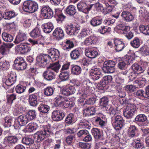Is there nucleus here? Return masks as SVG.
<instances>
[{
  "instance_id": "nucleus-13",
  "label": "nucleus",
  "mask_w": 149,
  "mask_h": 149,
  "mask_svg": "<svg viewBox=\"0 0 149 149\" xmlns=\"http://www.w3.org/2000/svg\"><path fill=\"white\" fill-rule=\"evenodd\" d=\"M48 55L47 56L49 57V59H51L53 60H56L59 57V52L56 49L51 48L48 51Z\"/></svg>"
},
{
  "instance_id": "nucleus-44",
  "label": "nucleus",
  "mask_w": 149,
  "mask_h": 149,
  "mask_svg": "<svg viewBox=\"0 0 149 149\" xmlns=\"http://www.w3.org/2000/svg\"><path fill=\"white\" fill-rule=\"evenodd\" d=\"M22 143L26 145L30 146L34 143L33 139L29 137H24L22 140Z\"/></svg>"
},
{
  "instance_id": "nucleus-28",
  "label": "nucleus",
  "mask_w": 149,
  "mask_h": 149,
  "mask_svg": "<svg viewBox=\"0 0 149 149\" xmlns=\"http://www.w3.org/2000/svg\"><path fill=\"white\" fill-rule=\"evenodd\" d=\"M42 28L44 32L46 33H49L52 31L54 26L52 23L49 22L43 24Z\"/></svg>"
},
{
  "instance_id": "nucleus-20",
  "label": "nucleus",
  "mask_w": 149,
  "mask_h": 149,
  "mask_svg": "<svg viewBox=\"0 0 149 149\" xmlns=\"http://www.w3.org/2000/svg\"><path fill=\"white\" fill-rule=\"evenodd\" d=\"M74 87L72 86H66L62 89V93L64 95H69L73 94L75 92Z\"/></svg>"
},
{
  "instance_id": "nucleus-7",
  "label": "nucleus",
  "mask_w": 149,
  "mask_h": 149,
  "mask_svg": "<svg viewBox=\"0 0 149 149\" xmlns=\"http://www.w3.org/2000/svg\"><path fill=\"white\" fill-rule=\"evenodd\" d=\"M15 49L16 51L18 53L25 54L30 52L31 48L28 44L23 43L17 45L15 47Z\"/></svg>"
},
{
  "instance_id": "nucleus-34",
  "label": "nucleus",
  "mask_w": 149,
  "mask_h": 149,
  "mask_svg": "<svg viewBox=\"0 0 149 149\" xmlns=\"http://www.w3.org/2000/svg\"><path fill=\"white\" fill-rule=\"evenodd\" d=\"M37 94H33L30 95L29 97V102L30 105L35 107L37 104Z\"/></svg>"
},
{
  "instance_id": "nucleus-59",
  "label": "nucleus",
  "mask_w": 149,
  "mask_h": 149,
  "mask_svg": "<svg viewBox=\"0 0 149 149\" xmlns=\"http://www.w3.org/2000/svg\"><path fill=\"white\" fill-rule=\"evenodd\" d=\"M74 116L72 113L69 114L66 117L65 122L67 124H70L74 121Z\"/></svg>"
},
{
  "instance_id": "nucleus-35",
  "label": "nucleus",
  "mask_w": 149,
  "mask_h": 149,
  "mask_svg": "<svg viewBox=\"0 0 149 149\" xmlns=\"http://www.w3.org/2000/svg\"><path fill=\"white\" fill-rule=\"evenodd\" d=\"M61 65L58 62H56L52 64H50V65L47 68L48 69H51L52 71L58 72L61 67Z\"/></svg>"
},
{
  "instance_id": "nucleus-49",
  "label": "nucleus",
  "mask_w": 149,
  "mask_h": 149,
  "mask_svg": "<svg viewBox=\"0 0 149 149\" xmlns=\"http://www.w3.org/2000/svg\"><path fill=\"white\" fill-rule=\"evenodd\" d=\"M133 143H135L134 147L136 149H142L144 147L143 143L139 139L134 140Z\"/></svg>"
},
{
  "instance_id": "nucleus-23",
  "label": "nucleus",
  "mask_w": 149,
  "mask_h": 149,
  "mask_svg": "<svg viewBox=\"0 0 149 149\" xmlns=\"http://www.w3.org/2000/svg\"><path fill=\"white\" fill-rule=\"evenodd\" d=\"M26 38V34L23 32H19L18 33L14 42L16 44H18L24 41Z\"/></svg>"
},
{
  "instance_id": "nucleus-27",
  "label": "nucleus",
  "mask_w": 149,
  "mask_h": 149,
  "mask_svg": "<svg viewBox=\"0 0 149 149\" xmlns=\"http://www.w3.org/2000/svg\"><path fill=\"white\" fill-rule=\"evenodd\" d=\"M112 80V76L108 75L104 77L100 83V86L104 87Z\"/></svg>"
},
{
  "instance_id": "nucleus-62",
  "label": "nucleus",
  "mask_w": 149,
  "mask_h": 149,
  "mask_svg": "<svg viewBox=\"0 0 149 149\" xmlns=\"http://www.w3.org/2000/svg\"><path fill=\"white\" fill-rule=\"evenodd\" d=\"M140 51L144 56L149 55V48L146 45H144L141 47Z\"/></svg>"
},
{
  "instance_id": "nucleus-55",
  "label": "nucleus",
  "mask_w": 149,
  "mask_h": 149,
  "mask_svg": "<svg viewBox=\"0 0 149 149\" xmlns=\"http://www.w3.org/2000/svg\"><path fill=\"white\" fill-rule=\"evenodd\" d=\"M88 122L85 119H82L79 123V125L80 128H86L88 127H89Z\"/></svg>"
},
{
  "instance_id": "nucleus-18",
  "label": "nucleus",
  "mask_w": 149,
  "mask_h": 149,
  "mask_svg": "<svg viewBox=\"0 0 149 149\" xmlns=\"http://www.w3.org/2000/svg\"><path fill=\"white\" fill-rule=\"evenodd\" d=\"M121 16L124 20L127 22L132 21L134 19L133 15L130 12L127 11H123Z\"/></svg>"
},
{
  "instance_id": "nucleus-8",
  "label": "nucleus",
  "mask_w": 149,
  "mask_h": 149,
  "mask_svg": "<svg viewBox=\"0 0 149 149\" xmlns=\"http://www.w3.org/2000/svg\"><path fill=\"white\" fill-rule=\"evenodd\" d=\"M37 63L42 67H45L49 62V57L47 54L40 55L36 58Z\"/></svg>"
},
{
  "instance_id": "nucleus-50",
  "label": "nucleus",
  "mask_w": 149,
  "mask_h": 149,
  "mask_svg": "<svg viewBox=\"0 0 149 149\" xmlns=\"http://www.w3.org/2000/svg\"><path fill=\"white\" fill-rule=\"evenodd\" d=\"M101 19L94 17L90 21V23L93 26H96L100 25L102 23Z\"/></svg>"
},
{
  "instance_id": "nucleus-56",
  "label": "nucleus",
  "mask_w": 149,
  "mask_h": 149,
  "mask_svg": "<svg viewBox=\"0 0 149 149\" xmlns=\"http://www.w3.org/2000/svg\"><path fill=\"white\" fill-rule=\"evenodd\" d=\"M80 62L82 65L86 67L92 64L91 59L86 58H84L80 61Z\"/></svg>"
},
{
  "instance_id": "nucleus-57",
  "label": "nucleus",
  "mask_w": 149,
  "mask_h": 149,
  "mask_svg": "<svg viewBox=\"0 0 149 149\" xmlns=\"http://www.w3.org/2000/svg\"><path fill=\"white\" fill-rule=\"evenodd\" d=\"M94 5V7L96 8V9L98 11H101L105 13H107L105 10V8H104L102 5L99 3H97L96 4L92 5L91 6Z\"/></svg>"
},
{
  "instance_id": "nucleus-16",
  "label": "nucleus",
  "mask_w": 149,
  "mask_h": 149,
  "mask_svg": "<svg viewBox=\"0 0 149 149\" xmlns=\"http://www.w3.org/2000/svg\"><path fill=\"white\" fill-rule=\"evenodd\" d=\"M8 79L5 82V84L7 86H10L14 83L16 80V75L14 72H11L8 75Z\"/></svg>"
},
{
  "instance_id": "nucleus-14",
  "label": "nucleus",
  "mask_w": 149,
  "mask_h": 149,
  "mask_svg": "<svg viewBox=\"0 0 149 149\" xmlns=\"http://www.w3.org/2000/svg\"><path fill=\"white\" fill-rule=\"evenodd\" d=\"M52 118L55 121L62 120L65 116V114L62 111L58 110L54 111L52 113Z\"/></svg>"
},
{
  "instance_id": "nucleus-48",
  "label": "nucleus",
  "mask_w": 149,
  "mask_h": 149,
  "mask_svg": "<svg viewBox=\"0 0 149 149\" xmlns=\"http://www.w3.org/2000/svg\"><path fill=\"white\" fill-rule=\"evenodd\" d=\"M30 36L34 38H36L40 35V32L39 29L37 27H36L30 33Z\"/></svg>"
},
{
  "instance_id": "nucleus-36",
  "label": "nucleus",
  "mask_w": 149,
  "mask_h": 149,
  "mask_svg": "<svg viewBox=\"0 0 149 149\" xmlns=\"http://www.w3.org/2000/svg\"><path fill=\"white\" fill-rule=\"evenodd\" d=\"M31 0H27L25 1L23 3V9L25 12L30 13L31 6L32 3Z\"/></svg>"
},
{
  "instance_id": "nucleus-37",
  "label": "nucleus",
  "mask_w": 149,
  "mask_h": 149,
  "mask_svg": "<svg viewBox=\"0 0 149 149\" xmlns=\"http://www.w3.org/2000/svg\"><path fill=\"white\" fill-rule=\"evenodd\" d=\"M85 53L86 56L90 58H94L98 55V53L96 51L91 49L86 50Z\"/></svg>"
},
{
  "instance_id": "nucleus-4",
  "label": "nucleus",
  "mask_w": 149,
  "mask_h": 149,
  "mask_svg": "<svg viewBox=\"0 0 149 149\" xmlns=\"http://www.w3.org/2000/svg\"><path fill=\"white\" fill-rule=\"evenodd\" d=\"M115 62L111 60L105 61L103 64L102 70L105 73H112L115 70Z\"/></svg>"
},
{
  "instance_id": "nucleus-38",
  "label": "nucleus",
  "mask_w": 149,
  "mask_h": 149,
  "mask_svg": "<svg viewBox=\"0 0 149 149\" xmlns=\"http://www.w3.org/2000/svg\"><path fill=\"white\" fill-rule=\"evenodd\" d=\"M81 71V68L77 65H72L71 68V73L74 75H79L80 74Z\"/></svg>"
},
{
  "instance_id": "nucleus-47",
  "label": "nucleus",
  "mask_w": 149,
  "mask_h": 149,
  "mask_svg": "<svg viewBox=\"0 0 149 149\" xmlns=\"http://www.w3.org/2000/svg\"><path fill=\"white\" fill-rule=\"evenodd\" d=\"M59 77L61 81H66L69 79V72L68 71H61Z\"/></svg>"
},
{
  "instance_id": "nucleus-61",
  "label": "nucleus",
  "mask_w": 149,
  "mask_h": 149,
  "mask_svg": "<svg viewBox=\"0 0 149 149\" xmlns=\"http://www.w3.org/2000/svg\"><path fill=\"white\" fill-rule=\"evenodd\" d=\"M26 88L25 86L21 84H18L16 86L15 90L17 93L21 94L24 91Z\"/></svg>"
},
{
  "instance_id": "nucleus-21",
  "label": "nucleus",
  "mask_w": 149,
  "mask_h": 149,
  "mask_svg": "<svg viewBox=\"0 0 149 149\" xmlns=\"http://www.w3.org/2000/svg\"><path fill=\"white\" fill-rule=\"evenodd\" d=\"M115 49L117 52L121 51L124 48L125 45L124 42L118 39L114 40Z\"/></svg>"
},
{
  "instance_id": "nucleus-64",
  "label": "nucleus",
  "mask_w": 149,
  "mask_h": 149,
  "mask_svg": "<svg viewBox=\"0 0 149 149\" xmlns=\"http://www.w3.org/2000/svg\"><path fill=\"white\" fill-rule=\"evenodd\" d=\"M125 89L128 93H131L134 92L136 87L132 85H127L125 87Z\"/></svg>"
},
{
  "instance_id": "nucleus-22",
  "label": "nucleus",
  "mask_w": 149,
  "mask_h": 149,
  "mask_svg": "<svg viewBox=\"0 0 149 149\" xmlns=\"http://www.w3.org/2000/svg\"><path fill=\"white\" fill-rule=\"evenodd\" d=\"M94 71L91 75V78L93 80L95 81L102 77V75L100 69L94 68Z\"/></svg>"
},
{
  "instance_id": "nucleus-54",
  "label": "nucleus",
  "mask_w": 149,
  "mask_h": 149,
  "mask_svg": "<svg viewBox=\"0 0 149 149\" xmlns=\"http://www.w3.org/2000/svg\"><path fill=\"white\" fill-rule=\"evenodd\" d=\"M27 117L30 120H32L36 118V112L35 110H29L27 114Z\"/></svg>"
},
{
  "instance_id": "nucleus-53",
  "label": "nucleus",
  "mask_w": 149,
  "mask_h": 149,
  "mask_svg": "<svg viewBox=\"0 0 149 149\" xmlns=\"http://www.w3.org/2000/svg\"><path fill=\"white\" fill-rule=\"evenodd\" d=\"M134 95L138 97H143L146 98L145 91L141 89H139L134 93Z\"/></svg>"
},
{
  "instance_id": "nucleus-19",
  "label": "nucleus",
  "mask_w": 149,
  "mask_h": 149,
  "mask_svg": "<svg viewBox=\"0 0 149 149\" xmlns=\"http://www.w3.org/2000/svg\"><path fill=\"white\" fill-rule=\"evenodd\" d=\"M91 132L96 140L102 139L103 134L102 132L98 128H93L91 130Z\"/></svg>"
},
{
  "instance_id": "nucleus-58",
  "label": "nucleus",
  "mask_w": 149,
  "mask_h": 149,
  "mask_svg": "<svg viewBox=\"0 0 149 149\" xmlns=\"http://www.w3.org/2000/svg\"><path fill=\"white\" fill-rule=\"evenodd\" d=\"M54 89L51 87H48L45 89L44 94L47 96L52 95L53 94Z\"/></svg>"
},
{
  "instance_id": "nucleus-43",
  "label": "nucleus",
  "mask_w": 149,
  "mask_h": 149,
  "mask_svg": "<svg viewBox=\"0 0 149 149\" xmlns=\"http://www.w3.org/2000/svg\"><path fill=\"white\" fill-rule=\"evenodd\" d=\"M2 37L3 40L6 42H11L13 39V38L12 35L5 32L2 33Z\"/></svg>"
},
{
  "instance_id": "nucleus-30",
  "label": "nucleus",
  "mask_w": 149,
  "mask_h": 149,
  "mask_svg": "<svg viewBox=\"0 0 149 149\" xmlns=\"http://www.w3.org/2000/svg\"><path fill=\"white\" fill-rule=\"evenodd\" d=\"M53 34L54 36L58 40L62 39L64 36L63 31L61 28H56L53 32Z\"/></svg>"
},
{
  "instance_id": "nucleus-24",
  "label": "nucleus",
  "mask_w": 149,
  "mask_h": 149,
  "mask_svg": "<svg viewBox=\"0 0 149 149\" xmlns=\"http://www.w3.org/2000/svg\"><path fill=\"white\" fill-rule=\"evenodd\" d=\"M4 120L5 125L6 127H10L12 125H13L15 127H17L15 119L14 118L11 117H6L5 118Z\"/></svg>"
},
{
  "instance_id": "nucleus-6",
  "label": "nucleus",
  "mask_w": 149,
  "mask_h": 149,
  "mask_svg": "<svg viewBox=\"0 0 149 149\" xmlns=\"http://www.w3.org/2000/svg\"><path fill=\"white\" fill-rule=\"evenodd\" d=\"M22 138V135L19 134L15 135L7 136L5 138L4 140L8 144L15 145Z\"/></svg>"
},
{
  "instance_id": "nucleus-10",
  "label": "nucleus",
  "mask_w": 149,
  "mask_h": 149,
  "mask_svg": "<svg viewBox=\"0 0 149 149\" xmlns=\"http://www.w3.org/2000/svg\"><path fill=\"white\" fill-rule=\"evenodd\" d=\"M79 29L75 25L70 24L67 25L65 29L67 33L70 36H75L77 34Z\"/></svg>"
},
{
  "instance_id": "nucleus-25",
  "label": "nucleus",
  "mask_w": 149,
  "mask_h": 149,
  "mask_svg": "<svg viewBox=\"0 0 149 149\" xmlns=\"http://www.w3.org/2000/svg\"><path fill=\"white\" fill-rule=\"evenodd\" d=\"M28 118L25 115H22L17 118V122L20 126L24 125L28 122Z\"/></svg>"
},
{
  "instance_id": "nucleus-15",
  "label": "nucleus",
  "mask_w": 149,
  "mask_h": 149,
  "mask_svg": "<svg viewBox=\"0 0 149 149\" xmlns=\"http://www.w3.org/2000/svg\"><path fill=\"white\" fill-rule=\"evenodd\" d=\"M137 131V129L136 127L134 125H130L127 130L128 136L130 138L137 137L139 135Z\"/></svg>"
},
{
  "instance_id": "nucleus-51",
  "label": "nucleus",
  "mask_w": 149,
  "mask_h": 149,
  "mask_svg": "<svg viewBox=\"0 0 149 149\" xmlns=\"http://www.w3.org/2000/svg\"><path fill=\"white\" fill-rule=\"evenodd\" d=\"M0 52L3 55L6 54L8 52L9 49L7 48L6 44L3 42L0 46Z\"/></svg>"
},
{
  "instance_id": "nucleus-2",
  "label": "nucleus",
  "mask_w": 149,
  "mask_h": 149,
  "mask_svg": "<svg viewBox=\"0 0 149 149\" xmlns=\"http://www.w3.org/2000/svg\"><path fill=\"white\" fill-rule=\"evenodd\" d=\"M52 131L49 127L47 126H43L41 131H38L34 134V137L39 142L49 137Z\"/></svg>"
},
{
  "instance_id": "nucleus-11",
  "label": "nucleus",
  "mask_w": 149,
  "mask_h": 149,
  "mask_svg": "<svg viewBox=\"0 0 149 149\" xmlns=\"http://www.w3.org/2000/svg\"><path fill=\"white\" fill-rule=\"evenodd\" d=\"M101 1L106 6L105 10L107 13H108L112 11L113 7V4L116 3V0H101Z\"/></svg>"
},
{
  "instance_id": "nucleus-26",
  "label": "nucleus",
  "mask_w": 149,
  "mask_h": 149,
  "mask_svg": "<svg viewBox=\"0 0 149 149\" xmlns=\"http://www.w3.org/2000/svg\"><path fill=\"white\" fill-rule=\"evenodd\" d=\"M98 40L97 38L95 36L92 35L86 38L84 41V45L87 46L91 45L92 44L96 43Z\"/></svg>"
},
{
  "instance_id": "nucleus-60",
  "label": "nucleus",
  "mask_w": 149,
  "mask_h": 149,
  "mask_svg": "<svg viewBox=\"0 0 149 149\" xmlns=\"http://www.w3.org/2000/svg\"><path fill=\"white\" fill-rule=\"evenodd\" d=\"M147 119L146 116L144 114H139L136 116L135 118L136 121L144 122Z\"/></svg>"
},
{
  "instance_id": "nucleus-40",
  "label": "nucleus",
  "mask_w": 149,
  "mask_h": 149,
  "mask_svg": "<svg viewBox=\"0 0 149 149\" xmlns=\"http://www.w3.org/2000/svg\"><path fill=\"white\" fill-rule=\"evenodd\" d=\"M39 111L41 113H47L49 109V106L45 104H40L38 108Z\"/></svg>"
},
{
  "instance_id": "nucleus-17",
  "label": "nucleus",
  "mask_w": 149,
  "mask_h": 149,
  "mask_svg": "<svg viewBox=\"0 0 149 149\" xmlns=\"http://www.w3.org/2000/svg\"><path fill=\"white\" fill-rule=\"evenodd\" d=\"M86 4L85 3L82 1H80L77 5V8L79 11L85 13H87L91 9L92 7V6H90V7H86Z\"/></svg>"
},
{
  "instance_id": "nucleus-39",
  "label": "nucleus",
  "mask_w": 149,
  "mask_h": 149,
  "mask_svg": "<svg viewBox=\"0 0 149 149\" xmlns=\"http://www.w3.org/2000/svg\"><path fill=\"white\" fill-rule=\"evenodd\" d=\"M10 66L9 63L5 59L1 58L0 60V69L2 70L7 69Z\"/></svg>"
},
{
  "instance_id": "nucleus-5",
  "label": "nucleus",
  "mask_w": 149,
  "mask_h": 149,
  "mask_svg": "<svg viewBox=\"0 0 149 149\" xmlns=\"http://www.w3.org/2000/svg\"><path fill=\"white\" fill-rule=\"evenodd\" d=\"M26 63L23 58L17 57L14 61L13 66L17 70H23L25 69L27 67Z\"/></svg>"
},
{
  "instance_id": "nucleus-42",
  "label": "nucleus",
  "mask_w": 149,
  "mask_h": 149,
  "mask_svg": "<svg viewBox=\"0 0 149 149\" xmlns=\"http://www.w3.org/2000/svg\"><path fill=\"white\" fill-rule=\"evenodd\" d=\"M90 30L87 26H84L82 28L80 33V36L82 37H84L89 35L90 34Z\"/></svg>"
},
{
  "instance_id": "nucleus-63",
  "label": "nucleus",
  "mask_w": 149,
  "mask_h": 149,
  "mask_svg": "<svg viewBox=\"0 0 149 149\" xmlns=\"http://www.w3.org/2000/svg\"><path fill=\"white\" fill-rule=\"evenodd\" d=\"M111 30V29L110 27L107 26H102L99 28V31L102 34H104L107 32H109Z\"/></svg>"
},
{
  "instance_id": "nucleus-31",
  "label": "nucleus",
  "mask_w": 149,
  "mask_h": 149,
  "mask_svg": "<svg viewBox=\"0 0 149 149\" xmlns=\"http://www.w3.org/2000/svg\"><path fill=\"white\" fill-rule=\"evenodd\" d=\"M64 43L63 49L66 51H70L74 46V44L73 42L69 40H66Z\"/></svg>"
},
{
  "instance_id": "nucleus-52",
  "label": "nucleus",
  "mask_w": 149,
  "mask_h": 149,
  "mask_svg": "<svg viewBox=\"0 0 149 149\" xmlns=\"http://www.w3.org/2000/svg\"><path fill=\"white\" fill-rule=\"evenodd\" d=\"M131 45L134 48H138L140 46L141 42L139 39L137 38H135L130 42Z\"/></svg>"
},
{
  "instance_id": "nucleus-32",
  "label": "nucleus",
  "mask_w": 149,
  "mask_h": 149,
  "mask_svg": "<svg viewBox=\"0 0 149 149\" xmlns=\"http://www.w3.org/2000/svg\"><path fill=\"white\" fill-rule=\"evenodd\" d=\"M71 59L73 60H77L81 56L80 51L77 49H74L70 53Z\"/></svg>"
},
{
  "instance_id": "nucleus-41",
  "label": "nucleus",
  "mask_w": 149,
  "mask_h": 149,
  "mask_svg": "<svg viewBox=\"0 0 149 149\" xmlns=\"http://www.w3.org/2000/svg\"><path fill=\"white\" fill-rule=\"evenodd\" d=\"M109 102L108 98L107 97L104 96L100 99V106L103 107H107L109 111V109H109L108 107H107ZM110 108H111V107Z\"/></svg>"
},
{
  "instance_id": "nucleus-33",
  "label": "nucleus",
  "mask_w": 149,
  "mask_h": 149,
  "mask_svg": "<svg viewBox=\"0 0 149 149\" xmlns=\"http://www.w3.org/2000/svg\"><path fill=\"white\" fill-rule=\"evenodd\" d=\"M67 14L70 16H73L77 13L76 7L73 5L68 6L66 10Z\"/></svg>"
},
{
  "instance_id": "nucleus-12",
  "label": "nucleus",
  "mask_w": 149,
  "mask_h": 149,
  "mask_svg": "<svg viewBox=\"0 0 149 149\" xmlns=\"http://www.w3.org/2000/svg\"><path fill=\"white\" fill-rule=\"evenodd\" d=\"M42 75L44 79L48 81H51L55 78L54 72L48 68L43 72Z\"/></svg>"
},
{
  "instance_id": "nucleus-9",
  "label": "nucleus",
  "mask_w": 149,
  "mask_h": 149,
  "mask_svg": "<svg viewBox=\"0 0 149 149\" xmlns=\"http://www.w3.org/2000/svg\"><path fill=\"white\" fill-rule=\"evenodd\" d=\"M41 14L45 19L52 17L54 15L52 10L49 6H43L41 9Z\"/></svg>"
},
{
  "instance_id": "nucleus-1",
  "label": "nucleus",
  "mask_w": 149,
  "mask_h": 149,
  "mask_svg": "<svg viewBox=\"0 0 149 149\" xmlns=\"http://www.w3.org/2000/svg\"><path fill=\"white\" fill-rule=\"evenodd\" d=\"M111 114H114L113 116L111 118V121L115 129L116 130H119L123 126L124 123V120L122 117L120 115H115V110L113 108L109 109Z\"/></svg>"
},
{
  "instance_id": "nucleus-46",
  "label": "nucleus",
  "mask_w": 149,
  "mask_h": 149,
  "mask_svg": "<svg viewBox=\"0 0 149 149\" xmlns=\"http://www.w3.org/2000/svg\"><path fill=\"white\" fill-rule=\"evenodd\" d=\"M132 68L133 71L138 74L143 72L145 70V69L142 68L141 66L136 63L132 65Z\"/></svg>"
},
{
  "instance_id": "nucleus-3",
  "label": "nucleus",
  "mask_w": 149,
  "mask_h": 149,
  "mask_svg": "<svg viewBox=\"0 0 149 149\" xmlns=\"http://www.w3.org/2000/svg\"><path fill=\"white\" fill-rule=\"evenodd\" d=\"M137 112L136 106L133 104H128L123 111V115L127 118H131Z\"/></svg>"
},
{
  "instance_id": "nucleus-29",
  "label": "nucleus",
  "mask_w": 149,
  "mask_h": 149,
  "mask_svg": "<svg viewBox=\"0 0 149 149\" xmlns=\"http://www.w3.org/2000/svg\"><path fill=\"white\" fill-rule=\"evenodd\" d=\"M83 113L85 116L93 115L95 113V109L93 107L86 108L83 110Z\"/></svg>"
},
{
  "instance_id": "nucleus-45",
  "label": "nucleus",
  "mask_w": 149,
  "mask_h": 149,
  "mask_svg": "<svg viewBox=\"0 0 149 149\" xmlns=\"http://www.w3.org/2000/svg\"><path fill=\"white\" fill-rule=\"evenodd\" d=\"M16 16L15 12L13 11H11L6 12L3 15V17L5 19H9Z\"/></svg>"
}]
</instances>
